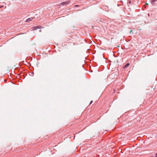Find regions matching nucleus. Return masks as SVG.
Instances as JSON below:
<instances>
[{
    "mask_svg": "<svg viewBox=\"0 0 157 157\" xmlns=\"http://www.w3.org/2000/svg\"><path fill=\"white\" fill-rule=\"evenodd\" d=\"M92 102H93V101H91L90 102V104H91V103H92Z\"/></svg>",
    "mask_w": 157,
    "mask_h": 157,
    "instance_id": "6",
    "label": "nucleus"
},
{
    "mask_svg": "<svg viewBox=\"0 0 157 157\" xmlns=\"http://www.w3.org/2000/svg\"><path fill=\"white\" fill-rule=\"evenodd\" d=\"M132 32V30H131V31H130V33H131V32Z\"/></svg>",
    "mask_w": 157,
    "mask_h": 157,
    "instance_id": "9",
    "label": "nucleus"
},
{
    "mask_svg": "<svg viewBox=\"0 0 157 157\" xmlns=\"http://www.w3.org/2000/svg\"><path fill=\"white\" fill-rule=\"evenodd\" d=\"M34 18L33 17H30V18H28L26 20V21L25 22H29L30 21H31Z\"/></svg>",
    "mask_w": 157,
    "mask_h": 157,
    "instance_id": "2",
    "label": "nucleus"
},
{
    "mask_svg": "<svg viewBox=\"0 0 157 157\" xmlns=\"http://www.w3.org/2000/svg\"><path fill=\"white\" fill-rule=\"evenodd\" d=\"M148 17H150V15H149V13L148 14Z\"/></svg>",
    "mask_w": 157,
    "mask_h": 157,
    "instance_id": "10",
    "label": "nucleus"
},
{
    "mask_svg": "<svg viewBox=\"0 0 157 157\" xmlns=\"http://www.w3.org/2000/svg\"><path fill=\"white\" fill-rule=\"evenodd\" d=\"M157 1V0H151V3L152 5H154L155 4V2Z\"/></svg>",
    "mask_w": 157,
    "mask_h": 157,
    "instance_id": "3",
    "label": "nucleus"
},
{
    "mask_svg": "<svg viewBox=\"0 0 157 157\" xmlns=\"http://www.w3.org/2000/svg\"><path fill=\"white\" fill-rule=\"evenodd\" d=\"M75 7L79 6L78 5H76L75 6Z\"/></svg>",
    "mask_w": 157,
    "mask_h": 157,
    "instance_id": "8",
    "label": "nucleus"
},
{
    "mask_svg": "<svg viewBox=\"0 0 157 157\" xmlns=\"http://www.w3.org/2000/svg\"><path fill=\"white\" fill-rule=\"evenodd\" d=\"M40 28L38 26H34L33 27V30H36Z\"/></svg>",
    "mask_w": 157,
    "mask_h": 157,
    "instance_id": "5",
    "label": "nucleus"
},
{
    "mask_svg": "<svg viewBox=\"0 0 157 157\" xmlns=\"http://www.w3.org/2000/svg\"><path fill=\"white\" fill-rule=\"evenodd\" d=\"M3 6H0V8H1L2 7H3Z\"/></svg>",
    "mask_w": 157,
    "mask_h": 157,
    "instance_id": "11",
    "label": "nucleus"
},
{
    "mask_svg": "<svg viewBox=\"0 0 157 157\" xmlns=\"http://www.w3.org/2000/svg\"><path fill=\"white\" fill-rule=\"evenodd\" d=\"M69 1H66L61 3L60 4V5H67L69 3Z\"/></svg>",
    "mask_w": 157,
    "mask_h": 157,
    "instance_id": "1",
    "label": "nucleus"
},
{
    "mask_svg": "<svg viewBox=\"0 0 157 157\" xmlns=\"http://www.w3.org/2000/svg\"><path fill=\"white\" fill-rule=\"evenodd\" d=\"M40 32H41V30H40V31H39Z\"/></svg>",
    "mask_w": 157,
    "mask_h": 157,
    "instance_id": "13",
    "label": "nucleus"
},
{
    "mask_svg": "<svg viewBox=\"0 0 157 157\" xmlns=\"http://www.w3.org/2000/svg\"><path fill=\"white\" fill-rule=\"evenodd\" d=\"M155 157H157V153L155 154Z\"/></svg>",
    "mask_w": 157,
    "mask_h": 157,
    "instance_id": "7",
    "label": "nucleus"
},
{
    "mask_svg": "<svg viewBox=\"0 0 157 157\" xmlns=\"http://www.w3.org/2000/svg\"><path fill=\"white\" fill-rule=\"evenodd\" d=\"M131 3V1H130L129 2V3Z\"/></svg>",
    "mask_w": 157,
    "mask_h": 157,
    "instance_id": "12",
    "label": "nucleus"
},
{
    "mask_svg": "<svg viewBox=\"0 0 157 157\" xmlns=\"http://www.w3.org/2000/svg\"><path fill=\"white\" fill-rule=\"evenodd\" d=\"M129 63H127V64H126L124 66H123V68L124 69H125V68H127L128 67V66H129Z\"/></svg>",
    "mask_w": 157,
    "mask_h": 157,
    "instance_id": "4",
    "label": "nucleus"
}]
</instances>
